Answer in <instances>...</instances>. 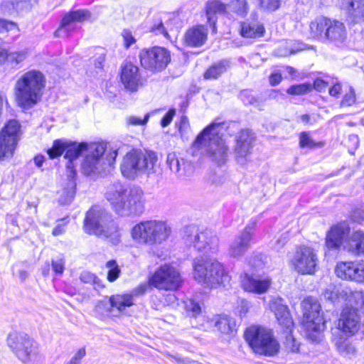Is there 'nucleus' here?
Listing matches in <instances>:
<instances>
[{"mask_svg":"<svg viewBox=\"0 0 364 364\" xmlns=\"http://www.w3.org/2000/svg\"><path fill=\"white\" fill-rule=\"evenodd\" d=\"M349 294H350V289L341 288L339 286L331 284L326 288L323 292V296L326 299L333 303L340 301H346L348 302Z\"/></svg>","mask_w":364,"mask_h":364,"instance_id":"2f4dec72","label":"nucleus"},{"mask_svg":"<svg viewBox=\"0 0 364 364\" xmlns=\"http://www.w3.org/2000/svg\"><path fill=\"white\" fill-rule=\"evenodd\" d=\"M85 348L82 347L77 350L75 355L65 363L66 364H80L82 359L85 356Z\"/></svg>","mask_w":364,"mask_h":364,"instance_id":"5fc2aeb1","label":"nucleus"},{"mask_svg":"<svg viewBox=\"0 0 364 364\" xmlns=\"http://www.w3.org/2000/svg\"><path fill=\"white\" fill-rule=\"evenodd\" d=\"M106 198L114 211L121 216L137 215L144 210V193L139 187H128L117 182L111 185Z\"/></svg>","mask_w":364,"mask_h":364,"instance_id":"f03ea898","label":"nucleus"},{"mask_svg":"<svg viewBox=\"0 0 364 364\" xmlns=\"http://www.w3.org/2000/svg\"><path fill=\"white\" fill-rule=\"evenodd\" d=\"M299 146L301 148H314L316 143L311 139L308 132H304L299 136Z\"/></svg>","mask_w":364,"mask_h":364,"instance_id":"8fccbe9b","label":"nucleus"},{"mask_svg":"<svg viewBox=\"0 0 364 364\" xmlns=\"http://www.w3.org/2000/svg\"><path fill=\"white\" fill-rule=\"evenodd\" d=\"M223 130L221 124L213 123L195 141V146L204 148L209 159L218 166L224 164L228 156V146L220 135Z\"/></svg>","mask_w":364,"mask_h":364,"instance_id":"6e6552de","label":"nucleus"},{"mask_svg":"<svg viewBox=\"0 0 364 364\" xmlns=\"http://www.w3.org/2000/svg\"><path fill=\"white\" fill-rule=\"evenodd\" d=\"M230 67L229 60H223L210 67L204 73V78L207 80H213L220 77L226 72Z\"/></svg>","mask_w":364,"mask_h":364,"instance_id":"4c0bfd02","label":"nucleus"},{"mask_svg":"<svg viewBox=\"0 0 364 364\" xmlns=\"http://www.w3.org/2000/svg\"><path fill=\"white\" fill-rule=\"evenodd\" d=\"M112 310L114 309L110 297L98 301L95 308V313L100 316H108Z\"/></svg>","mask_w":364,"mask_h":364,"instance_id":"37998d69","label":"nucleus"},{"mask_svg":"<svg viewBox=\"0 0 364 364\" xmlns=\"http://www.w3.org/2000/svg\"><path fill=\"white\" fill-rule=\"evenodd\" d=\"M185 308L192 316L196 317L201 313L200 305L193 299H188L185 301Z\"/></svg>","mask_w":364,"mask_h":364,"instance_id":"09e8293b","label":"nucleus"},{"mask_svg":"<svg viewBox=\"0 0 364 364\" xmlns=\"http://www.w3.org/2000/svg\"><path fill=\"white\" fill-rule=\"evenodd\" d=\"M28 53L26 50L14 51L8 53L6 52V60L12 66L16 67L22 63L27 58Z\"/></svg>","mask_w":364,"mask_h":364,"instance_id":"79ce46f5","label":"nucleus"},{"mask_svg":"<svg viewBox=\"0 0 364 364\" xmlns=\"http://www.w3.org/2000/svg\"><path fill=\"white\" fill-rule=\"evenodd\" d=\"M188 129H189L188 119L186 117L183 116L181 119V121H180L179 125H178L179 132L183 135V134H185L187 133Z\"/></svg>","mask_w":364,"mask_h":364,"instance_id":"774afa93","label":"nucleus"},{"mask_svg":"<svg viewBox=\"0 0 364 364\" xmlns=\"http://www.w3.org/2000/svg\"><path fill=\"white\" fill-rule=\"evenodd\" d=\"M206 328L215 326L221 333L230 334L235 331V321L227 315H216L213 318H205Z\"/></svg>","mask_w":364,"mask_h":364,"instance_id":"bb28decb","label":"nucleus"},{"mask_svg":"<svg viewBox=\"0 0 364 364\" xmlns=\"http://www.w3.org/2000/svg\"><path fill=\"white\" fill-rule=\"evenodd\" d=\"M16 28L15 23L0 19V33L16 29Z\"/></svg>","mask_w":364,"mask_h":364,"instance_id":"0e129e2a","label":"nucleus"},{"mask_svg":"<svg viewBox=\"0 0 364 364\" xmlns=\"http://www.w3.org/2000/svg\"><path fill=\"white\" fill-rule=\"evenodd\" d=\"M245 337L248 345L255 353L274 356L279 351V343L269 328L252 326L247 328Z\"/></svg>","mask_w":364,"mask_h":364,"instance_id":"1a4fd4ad","label":"nucleus"},{"mask_svg":"<svg viewBox=\"0 0 364 364\" xmlns=\"http://www.w3.org/2000/svg\"><path fill=\"white\" fill-rule=\"evenodd\" d=\"M208 31L203 26H197L188 29L184 36L185 43L190 47L203 46L206 40Z\"/></svg>","mask_w":364,"mask_h":364,"instance_id":"c85d7f7f","label":"nucleus"},{"mask_svg":"<svg viewBox=\"0 0 364 364\" xmlns=\"http://www.w3.org/2000/svg\"><path fill=\"white\" fill-rule=\"evenodd\" d=\"M318 262L316 251L306 245L296 247L289 261L291 266L296 272L309 275L314 274Z\"/></svg>","mask_w":364,"mask_h":364,"instance_id":"dca6fc26","label":"nucleus"},{"mask_svg":"<svg viewBox=\"0 0 364 364\" xmlns=\"http://www.w3.org/2000/svg\"><path fill=\"white\" fill-rule=\"evenodd\" d=\"M255 141L254 134L249 130H242L237 136L235 153L238 163L243 164L247 161Z\"/></svg>","mask_w":364,"mask_h":364,"instance_id":"4be33fe9","label":"nucleus"},{"mask_svg":"<svg viewBox=\"0 0 364 364\" xmlns=\"http://www.w3.org/2000/svg\"><path fill=\"white\" fill-rule=\"evenodd\" d=\"M252 21L249 20L241 23L240 34L244 38H259L263 36L265 31L264 26L257 21L258 15L252 11L250 15Z\"/></svg>","mask_w":364,"mask_h":364,"instance_id":"a878e982","label":"nucleus"},{"mask_svg":"<svg viewBox=\"0 0 364 364\" xmlns=\"http://www.w3.org/2000/svg\"><path fill=\"white\" fill-rule=\"evenodd\" d=\"M149 114H146L143 119L139 117L131 116L127 119V122H128V124H129L131 125H134V126L144 125V124H146V122L149 120Z\"/></svg>","mask_w":364,"mask_h":364,"instance_id":"4d7b16f0","label":"nucleus"},{"mask_svg":"<svg viewBox=\"0 0 364 364\" xmlns=\"http://www.w3.org/2000/svg\"><path fill=\"white\" fill-rule=\"evenodd\" d=\"M347 35L345 24L338 20L331 18L325 42H328L337 47H341L345 45L347 41Z\"/></svg>","mask_w":364,"mask_h":364,"instance_id":"b1692460","label":"nucleus"},{"mask_svg":"<svg viewBox=\"0 0 364 364\" xmlns=\"http://www.w3.org/2000/svg\"><path fill=\"white\" fill-rule=\"evenodd\" d=\"M21 134V124L17 120L11 119L5 124L0 131V161L14 156Z\"/></svg>","mask_w":364,"mask_h":364,"instance_id":"2eb2a0df","label":"nucleus"},{"mask_svg":"<svg viewBox=\"0 0 364 364\" xmlns=\"http://www.w3.org/2000/svg\"><path fill=\"white\" fill-rule=\"evenodd\" d=\"M348 302L358 307L364 306V291H352L350 289Z\"/></svg>","mask_w":364,"mask_h":364,"instance_id":"de8ad7c7","label":"nucleus"},{"mask_svg":"<svg viewBox=\"0 0 364 364\" xmlns=\"http://www.w3.org/2000/svg\"><path fill=\"white\" fill-rule=\"evenodd\" d=\"M46 77L36 69L28 70L18 77L14 85V95L17 105L29 109L41 100L46 87Z\"/></svg>","mask_w":364,"mask_h":364,"instance_id":"7ed1b4c3","label":"nucleus"},{"mask_svg":"<svg viewBox=\"0 0 364 364\" xmlns=\"http://www.w3.org/2000/svg\"><path fill=\"white\" fill-rule=\"evenodd\" d=\"M259 6L267 11H275L280 6V0H259Z\"/></svg>","mask_w":364,"mask_h":364,"instance_id":"3c124183","label":"nucleus"},{"mask_svg":"<svg viewBox=\"0 0 364 364\" xmlns=\"http://www.w3.org/2000/svg\"><path fill=\"white\" fill-rule=\"evenodd\" d=\"M355 261L340 262L336 264V275L344 280L352 281L354 274Z\"/></svg>","mask_w":364,"mask_h":364,"instance_id":"c9c22d12","label":"nucleus"},{"mask_svg":"<svg viewBox=\"0 0 364 364\" xmlns=\"http://www.w3.org/2000/svg\"><path fill=\"white\" fill-rule=\"evenodd\" d=\"M350 227L346 223H340L333 226L328 232L326 237V245L328 249L338 250L346 242L349 235Z\"/></svg>","mask_w":364,"mask_h":364,"instance_id":"5701e85b","label":"nucleus"},{"mask_svg":"<svg viewBox=\"0 0 364 364\" xmlns=\"http://www.w3.org/2000/svg\"><path fill=\"white\" fill-rule=\"evenodd\" d=\"M360 318L355 309L346 307L343 309L338 321V329L346 336L355 335L360 329Z\"/></svg>","mask_w":364,"mask_h":364,"instance_id":"6ab92c4d","label":"nucleus"},{"mask_svg":"<svg viewBox=\"0 0 364 364\" xmlns=\"http://www.w3.org/2000/svg\"><path fill=\"white\" fill-rule=\"evenodd\" d=\"M353 282L364 284V260L355 261Z\"/></svg>","mask_w":364,"mask_h":364,"instance_id":"49530a36","label":"nucleus"},{"mask_svg":"<svg viewBox=\"0 0 364 364\" xmlns=\"http://www.w3.org/2000/svg\"><path fill=\"white\" fill-rule=\"evenodd\" d=\"M151 31L154 32L156 34H162L164 37L168 38V33L165 29L161 19L156 20L154 25L151 26Z\"/></svg>","mask_w":364,"mask_h":364,"instance_id":"864d4df0","label":"nucleus"},{"mask_svg":"<svg viewBox=\"0 0 364 364\" xmlns=\"http://www.w3.org/2000/svg\"><path fill=\"white\" fill-rule=\"evenodd\" d=\"M252 235L253 228L247 225L230 244L228 255L234 258L242 257L250 247Z\"/></svg>","mask_w":364,"mask_h":364,"instance_id":"412c9836","label":"nucleus"},{"mask_svg":"<svg viewBox=\"0 0 364 364\" xmlns=\"http://www.w3.org/2000/svg\"><path fill=\"white\" fill-rule=\"evenodd\" d=\"M166 164L171 171L175 173L178 177H181L184 175L185 161L183 159L178 158L175 152L168 154Z\"/></svg>","mask_w":364,"mask_h":364,"instance_id":"e433bc0d","label":"nucleus"},{"mask_svg":"<svg viewBox=\"0 0 364 364\" xmlns=\"http://www.w3.org/2000/svg\"><path fill=\"white\" fill-rule=\"evenodd\" d=\"M250 306V303L247 300L244 299H240L238 302V311L240 316H245L249 311Z\"/></svg>","mask_w":364,"mask_h":364,"instance_id":"680f3d73","label":"nucleus"},{"mask_svg":"<svg viewBox=\"0 0 364 364\" xmlns=\"http://www.w3.org/2000/svg\"><path fill=\"white\" fill-rule=\"evenodd\" d=\"M68 223V218H62L58 220V224L53 230V235L54 236H58L65 231V227Z\"/></svg>","mask_w":364,"mask_h":364,"instance_id":"603ef678","label":"nucleus"},{"mask_svg":"<svg viewBox=\"0 0 364 364\" xmlns=\"http://www.w3.org/2000/svg\"><path fill=\"white\" fill-rule=\"evenodd\" d=\"M229 6L234 14L242 18L247 16L250 9L247 0H231Z\"/></svg>","mask_w":364,"mask_h":364,"instance_id":"ea45409f","label":"nucleus"},{"mask_svg":"<svg viewBox=\"0 0 364 364\" xmlns=\"http://www.w3.org/2000/svg\"><path fill=\"white\" fill-rule=\"evenodd\" d=\"M105 267L107 269V279L109 282H114L116 281L121 273V269L114 259H111L107 262Z\"/></svg>","mask_w":364,"mask_h":364,"instance_id":"a19ab883","label":"nucleus"},{"mask_svg":"<svg viewBox=\"0 0 364 364\" xmlns=\"http://www.w3.org/2000/svg\"><path fill=\"white\" fill-rule=\"evenodd\" d=\"M355 92L353 90V89H350V92L346 94L345 96L343 97V98L341 102V105L342 107L351 106L352 105H353L355 103Z\"/></svg>","mask_w":364,"mask_h":364,"instance_id":"bf43d9fd","label":"nucleus"},{"mask_svg":"<svg viewBox=\"0 0 364 364\" xmlns=\"http://www.w3.org/2000/svg\"><path fill=\"white\" fill-rule=\"evenodd\" d=\"M343 250L355 255L364 254V232L354 231L343 244Z\"/></svg>","mask_w":364,"mask_h":364,"instance_id":"c756f323","label":"nucleus"},{"mask_svg":"<svg viewBox=\"0 0 364 364\" xmlns=\"http://www.w3.org/2000/svg\"><path fill=\"white\" fill-rule=\"evenodd\" d=\"M85 348L82 347L77 350L75 355L65 363L66 364H80L82 359L85 356Z\"/></svg>","mask_w":364,"mask_h":364,"instance_id":"6e6d98bb","label":"nucleus"},{"mask_svg":"<svg viewBox=\"0 0 364 364\" xmlns=\"http://www.w3.org/2000/svg\"><path fill=\"white\" fill-rule=\"evenodd\" d=\"M157 161V155L153 151L132 149L123 157L120 171L124 177L133 180L142 175L155 173Z\"/></svg>","mask_w":364,"mask_h":364,"instance_id":"0eeeda50","label":"nucleus"},{"mask_svg":"<svg viewBox=\"0 0 364 364\" xmlns=\"http://www.w3.org/2000/svg\"><path fill=\"white\" fill-rule=\"evenodd\" d=\"M240 279L242 289L255 294L267 293L272 284V279L266 274L260 275L245 272L240 274Z\"/></svg>","mask_w":364,"mask_h":364,"instance_id":"a211bd4d","label":"nucleus"},{"mask_svg":"<svg viewBox=\"0 0 364 364\" xmlns=\"http://www.w3.org/2000/svg\"><path fill=\"white\" fill-rule=\"evenodd\" d=\"M206 16L210 25L215 26L216 14L224 13L226 10V5L218 0L210 1L206 4Z\"/></svg>","mask_w":364,"mask_h":364,"instance_id":"58836bf2","label":"nucleus"},{"mask_svg":"<svg viewBox=\"0 0 364 364\" xmlns=\"http://www.w3.org/2000/svg\"><path fill=\"white\" fill-rule=\"evenodd\" d=\"M80 279L84 283L92 284L95 289L103 287L102 281L95 274L90 272H82Z\"/></svg>","mask_w":364,"mask_h":364,"instance_id":"c03bdc74","label":"nucleus"},{"mask_svg":"<svg viewBox=\"0 0 364 364\" xmlns=\"http://www.w3.org/2000/svg\"><path fill=\"white\" fill-rule=\"evenodd\" d=\"M184 240L187 245L193 246L199 252H215L218 250V239L210 230H198L194 226L186 228Z\"/></svg>","mask_w":364,"mask_h":364,"instance_id":"4468645a","label":"nucleus"},{"mask_svg":"<svg viewBox=\"0 0 364 364\" xmlns=\"http://www.w3.org/2000/svg\"><path fill=\"white\" fill-rule=\"evenodd\" d=\"M193 275L198 283L208 287L229 284L230 277L224 266L218 260L206 257H198L193 262Z\"/></svg>","mask_w":364,"mask_h":364,"instance_id":"423d86ee","label":"nucleus"},{"mask_svg":"<svg viewBox=\"0 0 364 364\" xmlns=\"http://www.w3.org/2000/svg\"><path fill=\"white\" fill-rule=\"evenodd\" d=\"M84 230L88 234L105 237L114 245L121 241L119 227L112 220V215L97 206L92 207L87 212Z\"/></svg>","mask_w":364,"mask_h":364,"instance_id":"20e7f679","label":"nucleus"},{"mask_svg":"<svg viewBox=\"0 0 364 364\" xmlns=\"http://www.w3.org/2000/svg\"><path fill=\"white\" fill-rule=\"evenodd\" d=\"M121 80L126 89L132 92L137 90L142 85L139 68L131 63H125L122 67Z\"/></svg>","mask_w":364,"mask_h":364,"instance_id":"393cba45","label":"nucleus"},{"mask_svg":"<svg viewBox=\"0 0 364 364\" xmlns=\"http://www.w3.org/2000/svg\"><path fill=\"white\" fill-rule=\"evenodd\" d=\"M151 286L159 290L175 291L182 284L179 271L171 264L160 266L149 278Z\"/></svg>","mask_w":364,"mask_h":364,"instance_id":"f8f14e48","label":"nucleus"},{"mask_svg":"<svg viewBox=\"0 0 364 364\" xmlns=\"http://www.w3.org/2000/svg\"><path fill=\"white\" fill-rule=\"evenodd\" d=\"M105 150L106 145L102 143H79L60 139L53 141L52 147L47 150V153L50 159L57 158L65 154L64 157L68 160V177L74 178L76 174L77 159L82 153H86L82 164V170L85 175L100 173L106 166H111L117 157V151L110 153L109 159H105Z\"/></svg>","mask_w":364,"mask_h":364,"instance_id":"f257e3e1","label":"nucleus"},{"mask_svg":"<svg viewBox=\"0 0 364 364\" xmlns=\"http://www.w3.org/2000/svg\"><path fill=\"white\" fill-rule=\"evenodd\" d=\"M334 343L337 350L343 356L352 358L356 354V348L348 338L336 337L334 338Z\"/></svg>","mask_w":364,"mask_h":364,"instance_id":"f704fd0d","label":"nucleus"},{"mask_svg":"<svg viewBox=\"0 0 364 364\" xmlns=\"http://www.w3.org/2000/svg\"><path fill=\"white\" fill-rule=\"evenodd\" d=\"M139 57L141 65L154 72L164 69L171 60L169 51L162 47L144 49L140 52Z\"/></svg>","mask_w":364,"mask_h":364,"instance_id":"f3484780","label":"nucleus"},{"mask_svg":"<svg viewBox=\"0 0 364 364\" xmlns=\"http://www.w3.org/2000/svg\"><path fill=\"white\" fill-rule=\"evenodd\" d=\"M149 285H150L149 282V283H146V282L141 283V284H139L136 287L133 289L129 294H132V298L134 299L135 296H138L139 295L144 294L146 291Z\"/></svg>","mask_w":364,"mask_h":364,"instance_id":"13d9d810","label":"nucleus"},{"mask_svg":"<svg viewBox=\"0 0 364 364\" xmlns=\"http://www.w3.org/2000/svg\"><path fill=\"white\" fill-rule=\"evenodd\" d=\"M91 14L86 9H78L66 13L60 22V27L55 31V37H66L68 33L74 29L75 23H81L88 20Z\"/></svg>","mask_w":364,"mask_h":364,"instance_id":"aec40b11","label":"nucleus"},{"mask_svg":"<svg viewBox=\"0 0 364 364\" xmlns=\"http://www.w3.org/2000/svg\"><path fill=\"white\" fill-rule=\"evenodd\" d=\"M110 301L112 304V309H116L122 314H126L127 309L134 304V299L129 293L112 295L110 296Z\"/></svg>","mask_w":364,"mask_h":364,"instance_id":"473e14b6","label":"nucleus"},{"mask_svg":"<svg viewBox=\"0 0 364 364\" xmlns=\"http://www.w3.org/2000/svg\"><path fill=\"white\" fill-rule=\"evenodd\" d=\"M311 85L309 83H302L291 86L287 90V93L291 95H304L311 90Z\"/></svg>","mask_w":364,"mask_h":364,"instance_id":"a18cd8bd","label":"nucleus"},{"mask_svg":"<svg viewBox=\"0 0 364 364\" xmlns=\"http://www.w3.org/2000/svg\"><path fill=\"white\" fill-rule=\"evenodd\" d=\"M7 343L16 356L24 363L35 359L39 353L37 343L26 334L10 333Z\"/></svg>","mask_w":364,"mask_h":364,"instance_id":"ddd939ff","label":"nucleus"},{"mask_svg":"<svg viewBox=\"0 0 364 364\" xmlns=\"http://www.w3.org/2000/svg\"><path fill=\"white\" fill-rule=\"evenodd\" d=\"M68 181L58 191V202L61 205H67L72 202L75 194L76 183L74 178L68 177Z\"/></svg>","mask_w":364,"mask_h":364,"instance_id":"72a5a7b5","label":"nucleus"},{"mask_svg":"<svg viewBox=\"0 0 364 364\" xmlns=\"http://www.w3.org/2000/svg\"><path fill=\"white\" fill-rule=\"evenodd\" d=\"M176 114V111L175 109H170L166 114V115L162 118L161 121V124L163 127H167L168 125L170 124V123L171 122L172 119H173V116L175 115Z\"/></svg>","mask_w":364,"mask_h":364,"instance_id":"69168bd1","label":"nucleus"},{"mask_svg":"<svg viewBox=\"0 0 364 364\" xmlns=\"http://www.w3.org/2000/svg\"><path fill=\"white\" fill-rule=\"evenodd\" d=\"M304 309L303 326L306 336L313 341L318 340L319 333L325 328V321L321 305L312 297L304 299L302 302Z\"/></svg>","mask_w":364,"mask_h":364,"instance_id":"9d476101","label":"nucleus"},{"mask_svg":"<svg viewBox=\"0 0 364 364\" xmlns=\"http://www.w3.org/2000/svg\"><path fill=\"white\" fill-rule=\"evenodd\" d=\"M353 220L358 223H362L364 221V208H357L352 214Z\"/></svg>","mask_w":364,"mask_h":364,"instance_id":"338daca9","label":"nucleus"},{"mask_svg":"<svg viewBox=\"0 0 364 364\" xmlns=\"http://www.w3.org/2000/svg\"><path fill=\"white\" fill-rule=\"evenodd\" d=\"M269 306L271 311L274 313L279 325L284 332L288 333L285 341L287 349L292 353L298 352L299 344L291 334L294 328V322L288 306L280 297L271 299Z\"/></svg>","mask_w":364,"mask_h":364,"instance_id":"9b49d317","label":"nucleus"},{"mask_svg":"<svg viewBox=\"0 0 364 364\" xmlns=\"http://www.w3.org/2000/svg\"><path fill=\"white\" fill-rule=\"evenodd\" d=\"M329 18L319 17L309 24V36L311 38L325 42Z\"/></svg>","mask_w":364,"mask_h":364,"instance_id":"7c9ffc66","label":"nucleus"},{"mask_svg":"<svg viewBox=\"0 0 364 364\" xmlns=\"http://www.w3.org/2000/svg\"><path fill=\"white\" fill-rule=\"evenodd\" d=\"M124 39V46L128 48L136 42L132 32L129 30H124L122 33Z\"/></svg>","mask_w":364,"mask_h":364,"instance_id":"052dcab7","label":"nucleus"},{"mask_svg":"<svg viewBox=\"0 0 364 364\" xmlns=\"http://www.w3.org/2000/svg\"><path fill=\"white\" fill-rule=\"evenodd\" d=\"M342 6L352 23L364 21V0H343Z\"/></svg>","mask_w":364,"mask_h":364,"instance_id":"cd10ccee","label":"nucleus"},{"mask_svg":"<svg viewBox=\"0 0 364 364\" xmlns=\"http://www.w3.org/2000/svg\"><path fill=\"white\" fill-rule=\"evenodd\" d=\"M52 267L53 271L58 274H62L65 269V263L62 259L53 260Z\"/></svg>","mask_w":364,"mask_h":364,"instance_id":"e2e57ef3","label":"nucleus"},{"mask_svg":"<svg viewBox=\"0 0 364 364\" xmlns=\"http://www.w3.org/2000/svg\"><path fill=\"white\" fill-rule=\"evenodd\" d=\"M171 228L161 220L141 221L130 229L133 242L139 245L154 246L165 242L171 236Z\"/></svg>","mask_w":364,"mask_h":364,"instance_id":"39448f33","label":"nucleus"}]
</instances>
